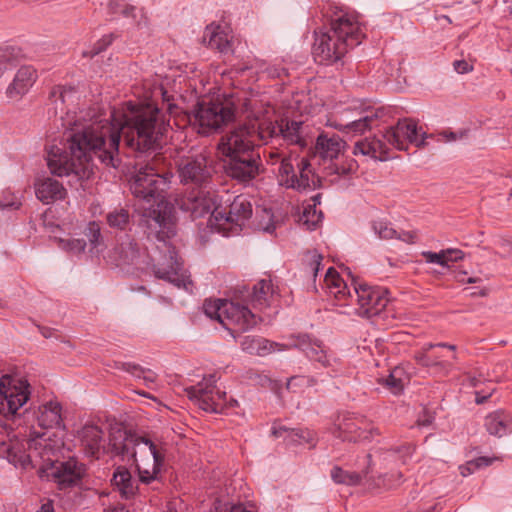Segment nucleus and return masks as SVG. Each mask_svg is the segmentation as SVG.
I'll return each instance as SVG.
<instances>
[{"label":"nucleus","instance_id":"1","mask_svg":"<svg viewBox=\"0 0 512 512\" xmlns=\"http://www.w3.org/2000/svg\"><path fill=\"white\" fill-rule=\"evenodd\" d=\"M168 126L156 104L127 102L111 112V121L75 122L66 134L69 152L51 146L47 150V166L59 177L88 180L93 175L94 156L107 166H119L121 137L133 151H156L165 141Z\"/></svg>","mask_w":512,"mask_h":512},{"label":"nucleus","instance_id":"2","mask_svg":"<svg viewBox=\"0 0 512 512\" xmlns=\"http://www.w3.org/2000/svg\"><path fill=\"white\" fill-rule=\"evenodd\" d=\"M243 107L248 113L246 122L221 136L217 144V150L224 159L256 153L258 141L280 144L282 140L287 145L307 146L301 121L281 119L274 122L252 112L250 102H244Z\"/></svg>","mask_w":512,"mask_h":512},{"label":"nucleus","instance_id":"3","mask_svg":"<svg viewBox=\"0 0 512 512\" xmlns=\"http://www.w3.org/2000/svg\"><path fill=\"white\" fill-rule=\"evenodd\" d=\"M162 157L155 156L141 167L130 183L132 194L143 201L139 225L147 237L170 238L174 235V223L164 193L169 189L172 173L167 171Z\"/></svg>","mask_w":512,"mask_h":512},{"label":"nucleus","instance_id":"4","mask_svg":"<svg viewBox=\"0 0 512 512\" xmlns=\"http://www.w3.org/2000/svg\"><path fill=\"white\" fill-rule=\"evenodd\" d=\"M153 237L162 243L157 246L158 255H147L135 239L125 236L108 252V260L127 271H152L156 278L192 293L194 284L183 268V263L179 261L175 248L166 241L167 238Z\"/></svg>","mask_w":512,"mask_h":512},{"label":"nucleus","instance_id":"5","mask_svg":"<svg viewBox=\"0 0 512 512\" xmlns=\"http://www.w3.org/2000/svg\"><path fill=\"white\" fill-rule=\"evenodd\" d=\"M365 37L363 26L356 15L335 14L330 27L315 32L313 56L316 62L329 65L340 60L349 49L358 46Z\"/></svg>","mask_w":512,"mask_h":512},{"label":"nucleus","instance_id":"6","mask_svg":"<svg viewBox=\"0 0 512 512\" xmlns=\"http://www.w3.org/2000/svg\"><path fill=\"white\" fill-rule=\"evenodd\" d=\"M427 137L425 132L419 134L417 124L413 120L403 119L383 134L384 140L373 137L358 141L354 146L353 153L385 161L389 158V146L398 150H407L408 144L423 147L426 145Z\"/></svg>","mask_w":512,"mask_h":512},{"label":"nucleus","instance_id":"7","mask_svg":"<svg viewBox=\"0 0 512 512\" xmlns=\"http://www.w3.org/2000/svg\"><path fill=\"white\" fill-rule=\"evenodd\" d=\"M346 143L335 133H321L316 140L315 152L325 162L329 163L324 166V178H330V182L334 183L341 178H348L355 174L358 170L357 162L343 154Z\"/></svg>","mask_w":512,"mask_h":512},{"label":"nucleus","instance_id":"8","mask_svg":"<svg viewBox=\"0 0 512 512\" xmlns=\"http://www.w3.org/2000/svg\"><path fill=\"white\" fill-rule=\"evenodd\" d=\"M253 207L247 195H238L227 208H215L208 218L207 225L224 235L237 233L249 222Z\"/></svg>","mask_w":512,"mask_h":512},{"label":"nucleus","instance_id":"9","mask_svg":"<svg viewBox=\"0 0 512 512\" xmlns=\"http://www.w3.org/2000/svg\"><path fill=\"white\" fill-rule=\"evenodd\" d=\"M215 383V376L210 375L196 385L185 388V393L205 412L222 413L225 408L236 406L237 401L232 398L228 401L226 392L217 389Z\"/></svg>","mask_w":512,"mask_h":512},{"label":"nucleus","instance_id":"10","mask_svg":"<svg viewBox=\"0 0 512 512\" xmlns=\"http://www.w3.org/2000/svg\"><path fill=\"white\" fill-rule=\"evenodd\" d=\"M195 122L202 134H209L236 118V107L231 99L201 102L195 111Z\"/></svg>","mask_w":512,"mask_h":512},{"label":"nucleus","instance_id":"11","mask_svg":"<svg viewBox=\"0 0 512 512\" xmlns=\"http://www.w3.org/2000/svg\"><path fill=\"white\" fill-rule=\"evenodd\" d=\"M298 173L294 170V164L288 160H282L278 168V180L280 185L298 191L314 190L322 186V178L315 174L309 159L294 157Z\"/></svg>","mask_w":512,"mask_h":512},{"label":"nucleus","instance_id":"12","mask_svg":"<svg viewBox=\"0 0 512 512\" xmlns=\"http://www.w3.org/2000/svg\"><path fill=\"white\" fill-rule=\"evenodd\" d=\"M59 446L55 441H52L50 435L47 432H36L32 431L29 434L27 440L28 453L15 451V447H9L7 449L8 459L15 466L20 465L26 468L32 463L34 458L39 457L44 462H52V456H54Z\"/></svg>","mask_w":512,"mask_h":512},{"label":"nucleus","instance_id":"13","mask_svg":"<svg viewBox=\"0 0 512 512\" xmlns=\"http://www.w3.org/2000/svg\"><path fill=\"white\" fill-rule=\"evenodd\" d=\"M27 380L4 375L0 378V413L15 415L30 398Z\"/></svg>","mask_w":512,"mask_h":512},{"label":"nucleus","instance_id":"14","mask_svg":"<svg viewBox=\"0 0 512 512\" xmlns=\"http://www.w3.org/2000/svg\"><path fill=\"white\" fill-rule=\"evenodd\" d=\"M178 176L184 185L208 187L211 183L212 172L208 166V158L200 153L183 157L178 161Z\"/></svg>","mask_w":512,"mask_h":512},{"label":"nucleus","instance_id":"15","mask_svg":"<svg viewBox=\"0 0 512 512\" xmlns=\"http://www.w3.org/2000/svg\"><path fill=\"white\" fill-rule=\"evenodd\" d=\"M164 453L150 439L144 440L138 447L137 455L131 458L137 467L140 481L149 484L157 478L164 462Z\"/></svg>","mask_w":512,"mask_h":512},{"label":"nucleus","instance_id":"16","mask_svg":"<svg viewBox=\"0 0 512 512\" xmlns=\"http://www.w3.org/2000/svg\"><path fill=\"white\" fill-rule=\"evenodd\" d=\"M356 295L355 313L362 318H372L379 315L387 306L389 300L387 291L380 287L367 284L354 286Z\"/></svg>","mask_w":512,"mask_h":512},{"label":"nucleus","instance_id":"17","mask_svg":"<svg viewBox=\"0 0 512 512\" xmlns=\"http://www.w3.org/2000/svg\"><path fill=\"white\" fill-rule=\"evenodd\" d=\"M225 172L240 184L248 185L263 171L262 161L258 152L243 156L224 159Z\"/></svg>","mask_w":512,"mask_h":512},{"label":"nucleus","instance_id":"18","mask_svg":"<svg viewBox=\"0 0 512 512\" xmlns=\"http://www.w3.org/2000/svg\"><path fill=\"white\" fill-rule=\"evenodd\" d=\"M215 195L211 186L196 187L186 192L178 201L179 208L190 213L193 219L202 218L206 215L211 216L215 206Z\"/></svg>","mask_w":512,"mask_h":512},{"label":"nucleus","instance_id":"19","mask_svg":"<svg viewBox=\"0 0 512 512\" xmlns=\"http://www.w3.org/2000/svg\"><path fill=\"white\" fill-rule=\"evenodd\" d=\"M376 431L373 425L363 416L354 414L343 415L337 423L336 437L347 441L366 440Z\"/></svg>","mask_w":512,"mask_h":512},{"label":"nucleus","instance_id":"20","mask_svg":"<svg viewBox=\"0 0 512 512\" xmlns=\"http://www.w3.org/2000/svg\"><path fill=\"white\" fill-rule=\"evenodd\" d=\"M146 439L125 429L117 428L110 433L109 446L114 455L121 456L122 460H131L137 455L140 443Z\"/></svg>","mask_w":512,"mask_h":512},{"label":"nucleus","instance_id":"21","mask_svg":"<svg viewBox=\"0 0 512 512\" xmlns=\"http://www.w3.org/2000/svg\"><path fill=\"white\" fill-rule=\"evenodd\" d=\"M223 313V319L226 320V323L222 325L227 329L234 326L239 331H246L256 324V316L248 307L239 303L226 301Z\"/></svg>","mask_w":512,"mask_h":512},{"label":"nucleus","instance_id":"22","mask_svg":"<svg viewBox=\"0 0 512 512\" xmlns=\"http://www.w3.org/2000/svg\"><path fill=\"white\" fill-rule=\"evenodd\" d=\"M37 78V70L34 67L30 65L21 66L6 89L7 97L13 100L21 99L34 85Z\"/></svg>","mask_w":512,"mask_h":512},{"label":"nucleus","instance_id":"23","mask_svg":"<svg viewBox=\"0 0 512 512\" xmlns=\"http://www.w3.org/2000/svg\"><path fill=\"white\" fill-rule=\"evenodd\" d=\"M53 477L60 489H66L77 485L84 474L83 466L74 459L59 462L53 470Z\"/></svg>","mask_w":512,"mask_h":512},{"label":"nucleus","instance_id":"24","mask_svg":"<svg viewBox=\"0 0 512 512\" xmlns=\"http://www.w3.org/2000/svg\"><path fill=\"white\" fill-rule=\"evenodd\" d=\"M79 440L83 451L90 457L98 458L104 448V433L96 425H85L79 431Z\"/></svg>","mask_w":512,"mask_h":512},{"label":"nucleus","instance_id":"25","mask_svg":"<svg viewBox=\"0 0 512 512\" xmlns=\"http://www.w3.org/2000/svg\"><path fill=\"white\" fill-rule=\"evenodd\" d=\"M293 346L304 352L310 360L320 363L323 367L331 366L330 358L327 356L321 341L303 334L296 337Z\"/></svg>","mask_w":512,"mask_h":512},{"label":"nucleus","instance_id":"26","mask_svg":"<svg viewBox=\"0 0 512 512\" xmlns=\"http://www.w3.org/2000/svg\"><path fill=\"white\" fill-rule=\"evenodd\" d=\"M35 194L43 204H50L64 199L67 191L58 180L45 177L35 183Z\"/></svg>","mask_w":512,"mask_h":512},{"label":"nucleus","instance_id":"27","mask_svg":"<svg viewBox=\"0 0 512 512\" xmlns=\"http://www.w3.org/2000/svg\"><path fill=\"white\" fill-rule=\"evenodd\" d=\"M484 426L490 435L503 437L512 433V415L505 410H497L485 417Z\"/></svg>","mask_w":512,"mask_h":512},{"label":"nucleus","instance_id":"28","mask_svg":"<svg viewBox=\"0 0 512 512\" xmlns=\"http://www.w3.org/2000/svg\"><path fill=\"white\" fill-rule=\"evenodd\" d=\"M38 425L43 429L60 428L62 422V407L59 402L49 401L38 408L36 413Z\"/></svg>","mask_w":512,"mask_h":512},{"label":"nucleus","instance_id":"29","mask_svg":"<svg viewBox=\"0 0 512 512\" xmlns=\"http://www.w3.org/2000/svg\"><path fill=\"white\" fill-rule=\"evenodd\" d=\"M239 343H240V346L243 351H245L251 355H258V356H265V355L271 353L272 351H275L276 348L279 351L286 349V346H284L282 344H279L276 342H271V341H269L263 337H259V336H251V335L243 336L239 340Z\"/></svg>","mask_w":512,"mask_h":512},{"label":"nucleus","instance_id":"30","mask_svg":"<svg viewBox=\"0 0 512 512\" xmlns=\"http://www.w3.org/2000/svg\"><path fill=\"white\" fill-rule=\"evenodd\" d=\"M379 110L369 109L359 113V118L353 119L346 124L336 125V128L343 129L347 133L363 134L378 126Z\"/></svg>","mask_w":512,"mask_h":512},{"label":"nucleus","instance_id":"31","mask_svg":"<svg viewBox=\"0 0 512 512\" xmlns=\"http://www.w3.org/2000/svg\"><path fill=\"white\" fill-rule=\"evenodd\" d=\"M277 294L271 279H261L253 287L250 302L254 308L269 307Z\"/></svg>","mask_w":512,"mask_h":512},{"label":"nucleus","instance_id":"32","mask_svg":"<svg viewBox=\"0 0 512 512\" xmlns=\"http://www.w3.org/2000/svg\"><path fill=\"white\" fill-rule=\"evenodd\" d=\"M435 347H444L448 348L452 351L456 350V346L452 344H446V343H426L424 344L421 349L415 353V360L416 362L424 367H440L442 370H444L446 373L451 369L452 365L449 362L432 359V354H430V351Z\"/></svg>","mask_w":512,"mask_h":512},{"label":"nucleus","instance_id":"33","mask_svg":"<svg viewBox=\"0 0 512 512\" xmlns=\"http://www.w3.org/2000/svg\"><path fill=\"white\" fill-rule=\"evenodd\" d=\"M204 43L222 54H228L231 49V37L220 26H207L203 35Z\"/></svg>","mask_w":512,"mask_h":512},{"label":"nucleus","instance_id":"34","mask_svg":"<svg viewBox=\"0 0 512 512\" xmlns=\"http://www.w3.org/2000/svg\"><path fill=\"white\" fill-rule=\"evenodd\" d=\"M275 437H284L288 444H310L314 445L315 433L308 429H287L285 427L273 428Z\"/></svg>","mask_w":512,"mask_h":512},{"label":"nucleus","instance_id":"35","mask_svg":"<svg viewBox=\"0 0 512 512\" xmlns=\"http://www.w3.org/2000/svg\"><path fill=\"white\" fill-rule=\"evenodd\" d=\"M112 367L115 369L124 370L135 378L142 379L144 384L150 389L154 387L157 380L156 373L135 363L115 361Z\"/></svg>","mask_w":512,"mask_h":512},{"label":"nucleus","instance_id":"36","mask_svg":"<svg viewBox=\"0 0 512 512\" xmlns=\"http://www.w3.org/2000/svg\"><path fill=\"white\" fill-rule=\"evenodd\" d=\"M325 284L329 294L333 295L337 300H344L346 296L351 297L347 284L333 267H330L325 274Z\"/></svg>","mask_w":512,"mask_h":512},{"label":"nucleus","instance_id":"37","mask_svg":"<svg viewBox=\"0 0 512 512\" xmlns=\"http://www.w3.org/2000/svg\"><path fill=\"white\" fill-rule=\"evenodd\" d=\"M113 485L125 498L132 497L136 492V486L130 472L125 467H118L112 478Z\"/></svg>","mask_w":512,"mask_h":512},{"label":"nucleus","instance_id":"38","mask_svg":"<svg viewBox=\"0 0 512 512\" xmlns=\"http://www.w3.org/2000/svg\"><path fill=\"white\" fill-rule=\"evenodd\" d=\"M408 382L409 376L400 366L393 368L386 378L380 380V383L384 384L393 394L402 392Z\"/></svg>","mask_w":512,"mask_h":512},{"label":"nucleus","instance_id":"39","mask_svg":"<svg viewBox=\"0 0 512 512\" xmlns=\"http://www.w3.org/2000/svg\"><path fill=\"white\" fill-rule=\"evenodd\" d=\"M77 98L74 86L56 85L49 92V100L55 104V109L66 103L73 102Z\"/></svg>","mask_w":512,"mask_h":512},{"label":"nucleus","instance_id":"40","mask_svg":"<svg viewBox=\"0 0 512 512\" xmlns=\"http://www.w3.org/2000/svg\"><path fill=\"white\" fill-rule=\"evenodd\" d=\"M106 222L110 228L124 231L131 222L130 212L123 207L115 208L107 213Z\"/></svg>","mask_w":512,"mask_h":512},{"label":"nucleus","instance_id":"41","mask_svg":"<svg viewBox=\"0 0 512 512\" xmlns=\"http://www.w3.org/2000/svg\"><path fill=\"white\" fill-rule=\"evenodd\" d=\"M414 449L412 444L406 443L397 448L385 451L383 453V459L385 461H399L402 464H406L408 459L412 456Z\"/></svg>","mask_w":512,"mask_h":512},{"label":"nucleus","instance_id":"42","mask_svg":"<svg viewBox=\"0 0 512 512\" xmlns=\"http://www.w3.org/2000/svg\"><path fill=\"white\" fill-rule=\"evenodd\" d=\"M331 478L337 484L357 485L361 482L363 475L357 472H349L341 467L335 466L331 470Z\"/></svg>","mask_w":512,"mask_h":512},{"label":"nucleus","instance_id":"43","mask_svg":"<svg viewBox=\"0 0 512 512\" xmlns=\"http://www.w3.org/2000/svg\"><path fill=\"white\" fill-rule=\"evenodd\" d=\"M312 204H308L304 208L302 220L308 225L309 229H314L320 220L321 212L317 214L316 206L321 203V194L318 193L311 197Z\"/></svg>","mask_w":512,"mask_h":512},{"label":"nucleus","instance_id":"44","mask_svg":"<svg viewBox=\"0 0 512 512\" xmlns=\"http://www.w3.org/2000/svg\"><path fill=\"white\" fill-rule=\"evenodd\" d=\"M227 300H221V299H207L205 300L203 304V309L205 314L214 320H217L221 324H225L226 320L223 319V310H224V304Z\"/></svg>","mask_w":512,"mask_h":512},{"label":"nucleus","instance_id":"45","mask_svg":"<svg viewBox=\"0 0 512 512\" xmlns=\"http://www.w3.org/2000/svg\"><path fill=\"white\" fill-rule=\"evenodd\" d=\"M256 213V218L258 220L253 223V227L258 230L272 233L275 230L272 211L270 209H261L260 214L258 210Z\"/></svg>","mask_w":512,"mask_h":512},{"label":"nucleus","instance_id":"46","mask_svg":"<svg viewBox=\"0 0 512 512\" xmlns=\"http://www.w3.org/2000/svg\"><path fill=\"white\" fill-rule=\"evenodd\" d=\"M317 380L314 377L306 375L292 376L287 381V389L292 392H298L304 388L314 386Z\"/></svg>","mask_w":512,"mask_h":512},{"label":"nucleus","instance_id":"47","mask_svg":"<svg viewBox=\"0 0 512 512\" xmlns=\"http://www.w3.org/2000/svg\"><path fill=\"white\" fill-rule=\"evenodd\" d=\"M114 39V34L104 35L93 45V47L90 50L84 51L83 56L93 58L94 56L105 51L112 44Z\"/></svg>","mask_w":512,"mask_h":512},{"label":"nucleus","instance_id":"48","mask_svg":"<svg viewBox=\"0 0 512 512\" xmlns=\"http://www.w3.org/2000/svg\"><path fill=\"white\" fill-rule=\"evenodd\" d=\"M85 235L88 238L92 247L94 248H97L99 245L103 243L101 228L99 223H97L96 221L89 222L85 229Z\"/></svg>","mask_w":512,"mask_h":512},{"label":"nucleus","instance_id":"49","mask_svg":"<svg viewBox=\"0 0 512 512\" xmlns=\"http://www.w3.org/2000/svg\"><path fill=\"white\" fill-rule=\"evenodd\" d=\"M373 229L381 239H395L397 236V231L385 221L374 222Z\"/></svg>","mask_w":512,"mask_h":512},{"label":"nucleus","instance_id":"50","mask_svg":"<svg viewBox=\"0 0 512 512\" xmlns=\"http://www.w3.org/2000/svg\"><path fill=\"white\" fill-rule=\"evenodd\" d=\"M493 460L494 459L488 457H479L475 460L469 461L467 462L466 466L460 467L461 474L463 476L472 474L478 468L489 466L492 464Z\"/></svg>","mask_w":512,"mask_h":512},{"label":"nucleus","instance_id":"51","mask_svg":"<svg viewBox=\"0 0 512 512\" xmlns=\"http://www.w3.org/2000/svg\"><path fill=\"white\" fill-rule=\"evenodd\" d=\"M268 157V162L271 164H277L279 163V166L281 165L282 160H288L293 163L294 158L292 155H287L284 150H280L277 147H270L269 150L265 152Z\"/></svg>","mask_w":512,"mask_h":512},{"label":"nucleus","instance_id":"52","mask_svg":"<svg viewBox=\"0 0 512 512\" xmlns=\"http://www.w3.org/2000/svg\"><path fill=\"white\" fill-rule=\"evenodd\" d=\"M422 256L425 258L426 262L428 263H435L439 264L443 267L448 266V260H447V253L446 250H442L438 253L431 252V251H424L422 252Z\"/></svg>","mask_w":512,"mask_h":512},{"label":"nucleus","instance_id":"53","mask_svg":"<svg viewBox=\"0 0 512 512\" xmlns=\"http://www.w3.org/2000/svg\"><path fill=\"white\" fill-rule=\"evenodd\" d=\"M60 246L67 251L73 252V253H81L84 251L86 247V242L84 239H67V240H60L59 241Z\"/></svg>","mask_w":512,"mask_h":512},{"label":"nucleus","instance_id":"54","mask_svg":"<svg viewBox=\"0 0 512 512\" xmlns=\"http://www.w3.org/2000/svg\"><path fill=\"white\" fill-rule=\"evenodd\" d=\"M453 67L455 71L459 74L469 73L473 71V64L469 63L467 60H455L453 62Z\"/></svg>","mask_w":512,"mask_h":512},{"label":"nucleus","instance_id":"55","mask_svg":"<svg viewBox=\"0 0 512 512\" xmlns=\"http://www.w3.org/2000/svg\"><path fill=\"white\" fill-rule=\"evenodd\" d=\"M402 478L401 473L391 474L390 476H383V486L390 489L400 484Z\"/></svg>","mask_w":512,"mask_h":512},{"label":"nucleus","instance_id":"56","mask_svg":"<svg viewBox=\"0 0 512 512\" xmlns=\"http://www.w3.org/2000/svg\"><path fill=\"white\" fill-rule=\"evenodd\" d=\"M322 261V256L316 252H313L310 254V267L311 271L313 272L314 276L317 275L318 271L320 270Z\"/></svg>","mask_w":512,"mask_h":512},{"label":"nucleus","instance_id":"57","mask_svg":"<svg viewBox=\"0 0 512 512\" xmlns=\"http://www.w3.org/2000/svg\"><path fill=\"white\" fill-rule=\"evenodd\" d=\"M446 253H447V260L448 262L450 261H459V260H462L464 258V253L462 250H459V249H447L446 250Z\"/></svg>","mask_w":512,"mask_h":512},{"label":"nucleus","instance_id":"58","mask_svg":"<svg viewBox=\"0 0 512 512\" xmlns=\"http://www.w3.org/2000/svg\"><path fill=\"white\" fill-rule=\"evenodd\" d=\"M395 239H399L401 241H404L406 243H415L416 240V234L411 231L398 233Z\"/></svg>","mask_w":512,"mask_h":512},{"label":"nucleus","instance_id":"59","mask_svg":"<svg viewBox=\"0 0 512 512\" xmlns=\"http://www.w3.org/2000/svg\"><path fill=\"white\" fill-rule=\"evenodd\" d=\"M466 135V132H460V134L458 135L457 133L455 132H442L440 134V136L443 137V139L446 141V142H451V141H455L459 138H463L464 136Z\"/></svg>","mask_w":512,"mask_h":512},{"label":"nucleus","instance_id":"60","mask_svg":"<svg viewBox=\"0 0 512 512\" xmlns=\"http://www.w3.org/2000/svg\"><path fill=\"white\" fill-rule=\"evenodd\" d=\"M124 4L119 1H110L108 3V10L111 15L121 14V9Z\"/></svg>","mask_w":512,"mask_h":512},{"label":"nucleus","instance_id":"61","mask_svg":"<svg viewBox=\"0 0 512 512\" xmlns=\"http://www.w3.org/2000/svg\"><path fill=\"white\" fill-rule=\"evenodd\" d=\"M9 65H10V62H9L8 55L4 52H0V77L8 69Z\"/></svg>","mask_w":512,"mask_h":512},{"label":"nucleus","instance_id":"62","mask_svg":"<svg viewBox=\"0 0 512 512\" xmlns=\"http://www.w3.org/2000/svg\"><path fill=\"white\" fill-rule=\"evenodd\" d=\"M136 7L128 4H124L123 8L121 9V14L124 17H135Z\"/></svg>","mask_w":512,"mask_h":512},{"label":"nucleus","instance_id":"63","mask_svg":"<svg viewBox=\"0 0 512 512\" xmlns=\"http://www.w3.org/2000/svg\"><path fill=\"white\" fill-rule=\"evenodd\" d=\"M433 422V416L429 413H424L422 417H419L417 423L419 426H429Z\"/></svg>","mask_w":512,"mask_h":512},{"label":"nucleus","instance_id":"64","mask_svg":"<svg viewBox=\"0 0 512 512\" xmlns=\"http://www.w3.org/2000/svg\"><path fill=\"white\" fill-rule=\"evenodd\" d=\"M38 512H55L53 501L47 500L45 503L41 505Z\"/></svg>","mask_w":512,"mask_h":512}]
</instances>
